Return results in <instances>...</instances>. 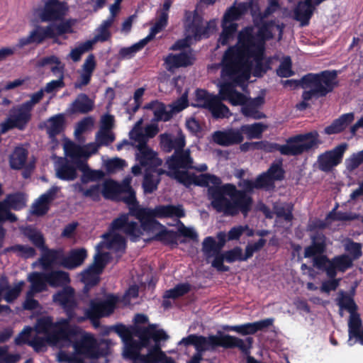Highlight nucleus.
Instances as JSON below:
<instances>
[{"label": "nucleus", "mask_w": 363, "mask_h": 363, "mask_svg": "<svg viewBox=\"0 0 363 363\" xmlns=\"http://www.w3.org/2000/svg\"><path fill=\"white\" fill-rule=\"evenodd\" d=\"M273 318H266L254 323H247L242 325L228 326L227 330L236 332L242 335H254L273 324Z\"/></svg>", "instance_id": "393cba45"}, {"label": "nucleus", "mask_w": 363, "mask_h": 363, "mask_svg": "<svg viewBox=\"0 0 363 363\" xmlns=\"http://www.w3.org/2000/svg\"><path fill=\"white\" fill-rule=\"evenodd\" d=\"M77 335V330L67 324V320H62L54 325L50 333H47L45 337L35 336L29 342L34 350L38 352L47 344L56 345L60 341H70Z\"/></svg>", "instance_id": "0eeeda50"}, {"label": "nucleus", "mask_w": 363, "mask_h": 363, "mask_svg": "<svg viewBox=\"0 0 363 363\" xmlns=\"http://www.w3.org/2000/svg\"><path fill=\"white\" fill-rule=\"evenodd\" d=\"M129 214L123 213L115 218L111 223L112 230H119L130 237L133 242H136L143 233L138 224L135 221H129Z\"/></svg>", "instance_id": "dca6fc26"}, {"label": "nucleus", "mask_w": 363, "mask_h": 363, "mask_svg": "<svg viewBox=\"0 0 363 363\" xmlns=\"http://www.w3.org/2000/svg\"><path fill=\"white\" fill-rule=\"evenodd\" d=\"M169 169L178 170L180 168L189 169L193 167V159L189 150L184 148L176 150L174 154L167 160Z\"/></svg>", "instance_id": "5701e85b"}, {"label": "nucleus", "mask_w": 363, "mask_h": 363, "mask_svg": "<svg viewBox=\"0 0 363 363\" xmlns=\"http://www.w3.org/2000/svg\"><path fill=\"white\" fill-rule=\"evenodd\" d=\"M43 255L40 258V263L44 269L50 267L52 264L59 258V252L54 249H49L47 246L42 248Z\"/></svg>", "instance_id": "bf43d9fd"}, {"label": "nucleus", "mask_w": 363, "mask_h": 363, "mask_svg": "<svg viewBox=\"0 0 363 363\" xmlns=\"http://www.w3.org/2000/svg\"><path fill=\"white\" fill-rule=\"evenodd\" d=\"M46 281L52 288L65 287L71 282L68 272L62 270H52L45 272Z\"/></svg>", "instance_id": "7c9ffc66"}, {"label": "nucleus", "mask_w": 363, "mask_h": 363, "mask_svg": "<svg viewBox=\"0 0 363 363\" xmlns=\"http://www.w3.org/2000/svg\"><path fill=\"white\" fill-rule=\"evenodd\" d=\"M102 272L89 266L82 272L81 280L84 284V292L88 293L91 288L96 286L100 281V274Z\"/></svg>", "instance_id": "4c0bfd02"}, {"label": "nucleus", "mask_w": 363, "mask_h": 363, "mask_svg": "<svg viewBox=\"0 0 363 363\" xmlns=\"http://www.w3.org/2000/svg\"><path fill=\"white\" fill-rule=\"evenodd\" d=\"M145 109L153 111L155 121H169L173 116L172 111H167L164 103L158 100L152 101L144 106Z\"/></svg>", "instance_id": "2f4dec72"}, {"label": "nucleus", "mask_w": 363, "mask_h": 363, "mask_svg": "<svg viewBox=\"0 0 363 363\" xmlns=\"http://www.w3.org/2000/svg\"><path fill=\"white\" fill-rule=\"evenodd\" d=\"M66 8L64 3L59 0H48L38 13L42 22L60 21L65 15Z\"/></svg>", "instance_id": "a211bd4d"}, {"label": "nucleus", "mask_w": 363, "mask_h": 363, "mask_svg": "<svg viewBox=\"0 0 363 363\" xmlns=\"http://www.w3.org/2000/svg\"><path fill=\"white\" fill-rule=\"evenodd\" d=\"M65 155L74 160L83 157L84 149L75 143L68 140L64 144Z\"/></svg>", "instance_id": "052dcab7"}, {"label": "nucleus", "mask_w": 363, "mask_h": 363, "mask_svg": "<svg viewBox=\"0 0 363 363\" xmlns=\"http://www.w3.org/2000/svg\"><path fill=\"white\" fill-rule=\"evenodd\" d=\"M28 150L22 147H17L9 158V164L13 169H22L28 158Z\"/></svg>", "instance_id": "79ce46f5"}, {"label": "nucleus", "mask_w": 363, "mask_h": 363, "mask_svg": "<svg viewBox=\"0 0 363 363\" xmlns=\"http://www.w3.org/2000/svg\"><path fill=\"white\" fill-rule=\"evenodd\" d=\"M1 203H4V206H8L11 209L19 211L26 206V199L25 194L18 191L8 194Z\"/></svg>", "instance_id": "ea45409f"}, {"label": "nucleus", "mask_w": 363, "mask_h": 363, "mask_svg": "<svg viewBox=\"0 0 363 363\" xmlns=\"http://www.w3.org/2000/svg\"><path fill=\"white\" fill-rule=\"evenodd\" d=\"M191 290V285L189 283H182L176 285L173 289L167 290L165 297L176 299L188 294Z\"/></svg>", "instance_id": "0e129e2a"}, {"label": "nucleus", "mask_w": 363, "mask_h": 363, "mask_svg": "<svg viewBox=\"0 0 363 363\" xmlns=\"http://www.w3.org/2000/svg\"><path fill=\"white\" fill-rule=\"evenodd\" d=\"M353 265V259L348 255H337L330 259L328 256L320 257L315 260V267L325 272L328 278H335L337 271L345 272Z\"/></svg>", "instance_id": "9d476101"}, {"label": "nucleus", "mask_w": 363, "mask_h": 363, "mask_svg": "<svg viewBox=\"0 0 363 363\" xmlns=\"http://www.w3.org/2000/svg\"><path fill=\"white\" fill-rule=\"evenodd\" d=\"M94 103L86 94H79L72 104L73 113H88L94 108Z\"/></svg>", "instance_id": "c9c22d12"}, {"label": "nucleus", "mask_w": 363, "mask_h": 363, "mask_svg": "<svg viewBox=\"0 0 363 363\" xmlns=\"http://www.w3.org/2000/svg\"><path fill=\"white\" fill-rule=\"evenodd\" d=\"M120 184L113 179H108L103 184L101 194L106 199H116L119 194Z\"/></svg>", "instance_id": "6e6d98bb"}, {"label": "nucleus", "mask_w": 363, "mask_h": 363, "mask_svg": "<svg viewBox=\"0 0 363 363\" xmlns=\"http://www.w3.org/2000/svg\"><path fill=\"white\" fill-rule=\"evenodd\" d=\"M87 257V252L84 248L72 250L69 255L62 259V265L68 269H74L83 264Z\"/></svg>", "instance_id": "c85d7f7f"}, {"label": "nucleus", "mask_w": 363, "mask_h": 363, "mask_svg": "<svg viewBox=\"0 0 363 363\" xmlns=\"http://www.w3.org/2000/svg\"><path fill=\"white\" fill-rule=\"evenodd\" d=\"M137 159L143 167L160 166L162 160L148 146L144 149H138Z\"/></svg>", "instance_id": "473e14b6"}, {"label": "nucleus", "mask_w": 363, "mask_h": 363, "mask_svg": "<svg viewBox=\"0 0 363 363\" xmlns=\"http://www.w3.org/2000/svg\"><path fill=\"white\" fill-rule=\"evenodd\" d=\"M249 29L239 32V46H230L223 57L221 76L226 80H233L237 84H244L250 75L244 69L245 60L250 57H260L252 46V37Z\"/></svg>", "instance_id": "f03ea898"}, {"label": "nucleus", "mask_w": 363, "mask_h": 363, "mask_svg": "<svg viewBox=\"0 0 363 363\" xmlns=\"http://www.w3.org/2000/svg\"><path fill=\"white\" fill-rule=\"evenodd\" d=\"M277 74L280 77L287 78L294 74L292 70V62L289 56L284 57L279 67L277 69Z\"/></svg>", "instance_id": "774afa93"}, {"label": "nucleus", "mask_w": 363, "mask_h": 363, "mask_svg": "<svg viewBox=\"0 0 363 363\" xmlns=\"http://www.w3.org/2000/svg\"><path fill=\"white\" fill-rule=\"evenodd\" d=\"M213 140L218 145L229 147L242 143L244 136L240 128H230L225 130H217L213 133Z\"/></svg>", "instance_id": "412c9836"}, {"label": "nucleus", "mask_w": 363, "mask_h": 363, "mask_svg": "<svg viewBox=\"0 0 363 363\" xmlns=\"http://www.w3.org/2000/svg\"><path fill=\"white\" fill-rule=\"evenodd\" d=\"M243 84H237L233 80H227L220 85L219 95L224 101H228L233 106H242L243 107L247 100V96L235 89L237 86H242Z\"/></svg>", "instance_id": "6ab92c4d"}, {"label": "nucleus", "mask_w": 363, "mask_h": 363, "mask_svg": "<svg viewBox=\"0 0 363 363\" xmlns=\"http://www.w3.org/2000/svg\"><path fill=\"white\" fill-rule=\"evenodd\" d=\"M160 145L165 152H171L184 148L186 143L183 136L173 138L170 135L164 133L160 135Z\"/></svg>", "instance_id": "f704fd0d"}, {"label": "nucleus", "mask_w": 363, "mask_h": 363, "mask_svg": "<svg viewBox=\"0 0 363 363\" xmlns=\"http://www.w3.org/2000/svg\"><path fill=\"white\" fill-rule=\"evenodd\" d=\"M320 143L318 133L311 131L289 138L285 145L267 140L258 141L257 150H264L266 152L279 151L282 155L286 156H298L316 148Z\"/></svg>", "instance_id": "20e7f679"}, {"label": "nucleus", "mask_w": 363, "mask_h": 363, "mask_svg": "<svg viewBox=\"0 0 363 363\" xmlns=\"http://www.w3.org/2000/svg\"><path fill=\"white\" fill-rule=\"evenodd\" d=\"M318 5L315 4V0L299 1L294 11V19L301 22L302 26H308L315 10V6Z\"/></svg>", "instance_id": "b1692460"}, {"label": "nucleus", "mask_w": 363, "mask_h": 363, "mask_svg": "<svg viewBox=\"0 0 363 363\" xmlns=\"http://www.w3.org/2000/svg\"><path fill=\"white\" fill-rule=\"evenodd\" d=\"M224 261H226L228 263H233L236 261L244 262V260H242V248L236 246L231 250H227L223 253H220V255H216L212 261L211 265L218 272H228L230 270V267L223 264Z\"/></svg>", "instance_id": "aec40b11"}, {"label": "nucleus", "mask_w": 363, "mask_h": 363, "mask_svg": "<svg viewBox=\"0 0 363 363\" xmlns=\"http://www.w3.org/2000/svg\"><path fill=\"white\" fill-rule=\"evenodd\" d=\"M118 301V296L113 294H107L104 300L91 299L85 315L93 323L98 322L101 318L110 316L114 312Z\"/></svg>", "instance_id": "9b49d317"}, {"label": "nucleus", "mask_w": 363, "mask_h": 363, "mask_svg": "<svg viewBox=\"0 0 363 363\" xmlns=\"http://www.w3.org/2000/svg\"><path fill=\"white\" fill-rule=\"evenodd\" d=\"M266 172L274 182L275 181L283 180L284 179L285 171L282 167V160H280L272 163Z\"/></svg>", "instance_id": "e2e57ef3"}, {"label": "nucleus", "mask_w": 363, "mask_h": 363, "mask_svg": "<svg viewBox=\"0 0 363 363\" xmlns=\"http://www.w3.org/2000/svg\"><path fill=\"white\" fill-rule=\"evenodd\" d=\"M11 252L16 253L18 257L23 259L33 258L36 255V251L33 247L20 244H16L4 248L2 254L6 255Z\"/></svg>", "instance_id": "c03bdc74"}, {"label": "nucleus", "mask_w": 363, "mask_h": 363, "mask_svg": "<svg viewBox=\"0 0 363 363\" xmlns=\"http://www.w3.org/2000/svg\"><path fill=\"white\" fill-rule=\"evenodd\" d=\"M223 30L218 38V43L221 45H226L230 39L233 38L238 28L236 23H224L222 22Z\"/></svg>", "instance_id": "4d7b16f0"}, {"label": "nucleus", "mask_w": 363, "mask_h": 363, "mask_svg": "<svg viewBox=\"0 0 363 363\" xmlns=\"http://www.w3.org/2000/svg\"><path fill=\"white\" fill-rule=\"evenodd\" d=\"M221 96H216L213 99L208 101L206 109L212 114L214 118H229L231 113L228 107L222 103Z\"/></svg>", "instance_id": "72a5a7b5"}, {"label": "nucleus", "mask_w": 363, "mask_h": 363, "mask_svg": "<svg viewBox=\"0 0 363 363\" xmlns=\"http://www.w3.org/2000/svg\"><path fill=\"white\" fill-rule=\"evenodd\" d=\"M160 182L161 178L155 177L150 170L145 169L142 182L143 193L145 194H152L157 190Z\"/></svg>", "instance_id": "09e8293b"}, {"label": "nucleus", "mask_w": 363, "mask_h": 363, "mask_svg": "<svg viewBox=\"0 0 363 363\" xmlns=\"http://www.w3.org/2000/svg\"><path fill=\"white\" fill-rule=\"evenodd\" d=\"M57 177L64 181H73L77 177L76 167L73 161L65 160L57 168Z\"/></svg>", "instance_id": "e433bc0d"}, {"label": "nucleus", "mask_w": 363, "mask_h": 363, "mask_svg": "<svg viewBox=\"0 0 363 363\" xmlns=\"http://www.w3.org/2000/svg\"><path fill=\"white\" fill-rule=\"evenodd\" d=\"M266 126L262 123H255L253 124L242 125L240 128L242 135L245 134L249 140L259 139L262 136V133L264 131Z\"/></svg>", "instance_id": "3c124183"}, {"label": "nucleus", "mask_w": 363, "mask_h": 363, "mask_svg": "<svg viewBox=\"0 0 363 363\" xmlns=\"http://www.w3.org/2000/svg\"><path fill=\"white\" fill-rule=\"evenodd\" d=\"M217 347L225 349L240 347L243 351L246 350L242 340L235 336L230 335H221L220 336L211 335L208 337L198 335L195 345L196 353L203 354V352L213 350Z\"/></svg>", "instance_id": "6e6552de"}, {"label": "nucleus", "mask_w": 363, "mask_h": 363, "mask_svg": "<svg viewBox=\"0 0 363 363\" xmlns=\"http://www.w3.org/2000/svg\"><path fill=\"white\" fill-rule=\"evenodd\" d=\"M147 43L148 42L143 38L130 47L121 48L118 52V59L125 60L133 57L135 55L138 51L141 50Z\"/></svg>", "instance_id": "603ef678"}, {"label": "nucleus", "mask_w": 363, "mask_h": 363, "mask_svg": "<svg viewBox=\"0 0 363 363\" xmlns=\"http://www.w3.org/2000/svg\"><path fill=\"white\" fill-rule=\"evenodd\" d=\"M216 25L214 21H210L207 22L206 26H201L199 28H197L196 33L193 35L195 40H200L202 38H208L211 33L216 30Z\"/></svg>", "instance_id": "338daca9"}, {"label": "nucleus", "mask_w": 363, "mask_h": 363, "mask_svg": "<svg viewBox=\"0 0 363 363\" xmlns=\"http://www.w3.org/2000/svg\"><path fill=\"white\" fill-rule=\"evenodd\" d=\"M254 23L258 28L256 35L254 34V30L252 26H247L243 29H249L252 37V46L257 52L261 55H264L265 42L273 38L274 35L272 28L275 26L276 21H260L259 18L255 17Z\"/></svg>", "instance_id": "f8f14e48"}, {"label": "nucleus", "mask_w": 363, "mask_h": 363, "mask_svg": "<svg viewBox=\"0 0 363 363\" xmlns=\"http://www.w3.org/2000/svg\"><path fill=\"white\" fill-rule=\"evenodd\" d=\"M47 39H55L52 26H37L30 31L26 37L19 38L16 47L21 49L30 44L40 45Z\"/></svg>", "instance_id": "2eb2a0df"}, {"label": "nucleus", "mask_w": 363, "mask_h": 363, "mask_svg": "<svg viewBox=\"0 0 363 363\" xmlns=\"http://www.w3.org/2000/svg\"><path fill=\"white\" fill-rule=\"evenodd\" d=\"M354 119L353 113H347L341 115L338 118L325 128L324 133L327 135H333L342 133Z\"/></svg>", "instance_id": "c756f323"}, {"label": "nucleus", "mask_w": 363, "mask_h": 363, "mask_svg": "<svg viewBox=\"0 0 363 363\" xmlns=\"http://www.w3.org/2000/svg\"><path fill=\"white\" fill-rule=\"evenodd\" d=\"M103 238L106 242V247L108 249L114 250L116 252H125L126 242L125 238L120 234L105 233Z\"/></svg>", "instance_id": "a19ab883"}, {"label": "nucleus", "mask_w": 363, "mask_h": 363, "mask_svg": "<svg viewBox=\"0 0 363 363\" xmlns=\"http://www.w3.org/2000/svg\"><path fill=\"white\" fill-rule=\"evenodd\" d=\"M347 147L346 143H342L333 150L320 154L318 158L319 169L324 172H331L333 167L342 162Z\"/></svg>", "instance_id": "4468645a"}, {"label": "nucleus", "mask_w": 363, "mask_h": 363, "mask_svg": "<svg viewBox=\"0 0 363 363\" xmlns=\"http://www.w3.org/2000/svg\"><path fill=\"white\" fill-rule=\"evenodd\" d=\"M48 121L50 125L47 128V133L50 138H54L64 130L65 116L62 113H58L50 117Z\"/></svg>", "instance_id": "37998d69"}, {"label": "nucleus", "mask_w": 363, "mask_h": 363, "mask_svg": "<svg viewBox=\"0 0 363 363\" xmlns=\"http://www.w3.org/2000/svg\"><path fill=\"white\" fill-rule=\"evenodd\" d=\"M178 233L174 230L163 229L155 234L153 240L162 242L165 245H177Z\"/></svg>", "instance_id": "13d9d810"}, {"label": "nucleus", "mask_w": 363, "mask_h": 363, "mask_svg": "<svg viewBox=\"0 0 363 363\" xmlns=\"http://www.w3.org/2000/svg\"><path fill=\"white\" fill-rule=\"evenodd\" d=\"M30 102H26L19 107H13L9 111V117L16 128L23 130L31 118Z\"/></svg>", "instance_id": "a878e982"}, {"label": "nucleus", "mask_w": 363, "mask_h": 363, "mask_svg": "<svg viewBox=\"0 0 363 363\" xmlns=\"http://www.w3.org/2000/svg\"><path fill=\"white\" fill-rule=\"evenodd\" d=\"M217 247V242L211 236L206 237L202 242V250L207 257L220 255V251Z\"/></svg>", "instance_id": "69168bd1"}, {"label": "nucleus", "mask_w": 363, "mask_h": 363, "mask_svg": "<svg viewBox=\"0 0 363 363\" xmlns=\"http://www.w3.org/2000/svg\"><path fill=\"white\" fill-rule=\"evenodd\" d=\"M238 185L242 189H238L235 184L230 183L208 189V199L217 212L233 216L239 211L246 216L251 211L253 199L247 194L257 189L255 181L242 179Z\"/></svg>", "instance_id": "f257e3e1"}, {"label": "nucleus", "mask_w": 363, "mask_h": 363, "mask_svg": "<svg viewBox=\"0 0 363 363\" xmlns=\"http://www.w3.org/2000/svg\"><path fill=\"white\" fill-rule=\"evenodd\" d=\"M155 343L145 354L146 363H160L166 358L165 354L161 350L160 342Z\"/></svg>", "instance_id": "680f3d73"}, {"label": "nucleus", "mask_w": 363, "mask_h": 363, "mask_svg": "<svg viewBox=\"0 0 363 363\" xmlns=\"http://www.w3.org/2000/svg\"><path fill=\"white\" fill-rule=\"evenodd\" d=\"M196 57L191 50L178 54L169 53L164 59L165 67L168 71L179 67H186L194 65Z\"/></svg>", "instance_id": "4be33fe9"}, {"label": "nucleus", "mask_w": 363, "mask_h": 363, "mask_svg": "<svg viewBox=\"0 0 363 363\" xmlns=\"http://www.w3.org/2000/svg\"><path fill=\"white\" fill-rule=\"evenodd\" d=\"M264 104V96H258L255 98H247L245 104L241 108V113L245 117L252 118L253 119H262L266 117L265 114L258 110Z\"/></svg>", "instance_id": "bb28decb"}, {"label": "nucleus", "mask_w": 363, "mask_h": 363, "mask_svg": "<svg viewBox=\"0 0 363 363\" xmlns=\"http://www.w3.org/2000/svg\"><path fill=\"white\" fill-rule=\"evenodd\" d=\"M133 334L140 340H135L132 337L124 342L125 347L123 355L127 359L140 353L143 348L147 347L151 339L157 343L162 340H166L169 337L164 330L157 329V325L155 324H150L147 327L136 325L133 329Z\"/></svg>", "instance_id": "423d86ee"}, {"label": "nucleus", "mask_w": 363, "mask_h": 363, "mask_svg": "<svg viewBox=\"0 0 363 363\" xmlns=\"http://www.w3.org/2000/svg\"><path fill=\"white\" fill-rule=\"evenodd\" d=\"M168 18V14L159 13L155 24L150 28V33L144 38L148 43L153 40L155 35L161 32L167 26Z\"/></svg>", "instance_id": "864d4df0"}, {"label": "nucleus", "mask_w": 363, "mask_h": 363, "mask_svg": "<svg viewBox=\"0 0 363 363\" xmlns=\"http://www.w3.org/2000/svg\"><path fill=\"white\" fill-rule=\"evenodd\" d=\"M247 5L245 3H240L237 6H231L224 13L222 22L224 23H233V21L238 20L247 11Z\"/></svg>", "instance_id": "de8ad7c7"}, {"label": "nucleus", "mask_w": 363, "mask_h": 363, "mask_svg": "<svg viewBox=\"0 0 363 363\" xmlns=\"http://www.w3.org/2000/svg\"><path fill=\"white\" fill-rule=\"evenodd\" d=\"M24 235L38 248L41 250L45 247V241L43 235L37 229L28 227L24 231Z\"/></svg>", "instance_id": "5fc2aeb1"}, {"label": "nucleus", "mask_w": 363, "mask_h": 363, "mask_svg": "<svg viewBox=\"0 0 363 363\" xmlns=\"http://www.w3.org/2000/svg\"><path fill=\"white\" fill-rule=\"evenodd\" d=\"M339 72L335 69L323 70L318 73H308L302 77L303 89H309L302 93L303 101L296 104L297 109L306 110L308 101L325 97L338 86Z\"/></svg>", "instance_id": "7ed1b4c3"}, {"label": "nucleus", "mask_w": 363, "mask_h": 363, "mask_svg": "<svg viewBox=\"0 0 363 363\" xmlns=\"http://www.w3.org/2000/svg\"><path fill=\"white\" fill-rule=\"evenodd\" d=\"M52 300L64 310L67 318L63 320H67L69 325V322L75 318V311L78 306L74 288L70 286L63 287L52 296Z\"/></svg>", "instance_id": "ddd939ff"}, {"label": "nucleus", "mask_w": 363, "mask_h": 363, "mask_svg": "<svg viewBox=\"0 0 363 363\" xmlns=\"http://www.w3.org/2000/svg\"><path fill=\"white\" fill-rule=\"evenodd\" d=\"M113 18H107L102 22V23L97 29L98 33L92 40H88V42H91L92 47L96 42H106L111 38V33L110 32L109 28L113 25Z\"/></svg>", "instance_id": "a18cd8bd"}, {"label": "nucleus", "mask_w": 363, "mask_h": 363, "mask_svg": "<svg viewBox=\"0 0 363 363\" xmlns=\"http://www.w3.org/2000/svg\"><path fill=\"white\" fill-rule=\"evenodd\" d=\"M337 305L340 308V315L342 316V311L345 310L350 313L349 320L360 317L357 312L358 306L352 295L341 291L337 298Z\"/></svg>", "instance_id": "cd10ccee"}, {"label": "nucleus", "mask_w": 363, "mask_h": 363, "mask_svg": "<svg viewBox=\"0 0 363 363\" xmlns=\"http://www.w3.org/2000/svg\"><path fill=\"white\" fill-rule=\"evenodd\" d=\"M129 214L135 216L140 222L141 228L144 230H152L155 225L159 222L155 219L157 218H184L185 211L182 205H159L154 209L140 208L138 204L128 206Z\"/></svg>", "instance_id": "39448f33"}, {"label": "nucleus", "mask_w": 363, "mask_h": 363, "mask_svg": "<svg viewBox=\"0 0 363 363\" xmlns=\"http://www.w3.org/2000/svg\"><path fill=\"white\" fill-rule=\"evenodd\" d=\"M348 333L349 341H350L352 338H355L363 345V325L360 317L348 320Z\"/></svg>", "instance_id": "49530a36"}, {"label": "nucleus", "mask_w": 363, "mask_h": 363, "mask_svg": "<svg viewBox=\"0 0 363 363\" xmlns=\"http://www.w3.org/2000/svg\"><path fill=\"white\" fill-rule=\"evenodd\" d=\"M222 181L220 177L215 174L208 173L201 174L200 175H194V184L201 187L210 188L220 187Z\"/></svg>", "instance_id": "58836bf2"}, {"label": "nucleus", "mask_w": 363, "mask_h": 363, "mask_svg": "<svg viewBox=\"0 0 363 363\" xmlns=\"http://www.w3.org/2000/svg\"><path fill=\"white\" fill-rule=\"evenodd\" d=\"M74 353L86 359H98L108 354V345L101 346L94 335L88 333L83 334L78 340L72 342Z\"/></svg>", "instance_id": "1a4fd4ad"}, {"label": "nucleus", "mask_w": 363, "mask_h": 363, "mask_svg": "<svg viewBox=\"0 0 363 363\" xmlns=\"http://www.w3.org/2000/svg\"><path fill=\"white\" fill-rule=\"evenodd\" d=\"M311 244L304 249V257L313 258V265L315 267V259L327 256V238L320 231H316L310 236Z\"/></svg>", "instance_id": "f3484780"}, {"label": "nucleus", "mask_w": 363, "mask_h": 363, "mask_svg": "<svg viewBox=\"0 0 363 363\" xmlns=\"http://www.w3.org/2000/svg\"><path fill=\"white\" fill-rule=\"evenodd\" d=\"M28 281L34 291L43 292L47 289L45 272H33L28 277Z\"/></svg>", "instance_id": "8fccbe9b"}]
</instances>
